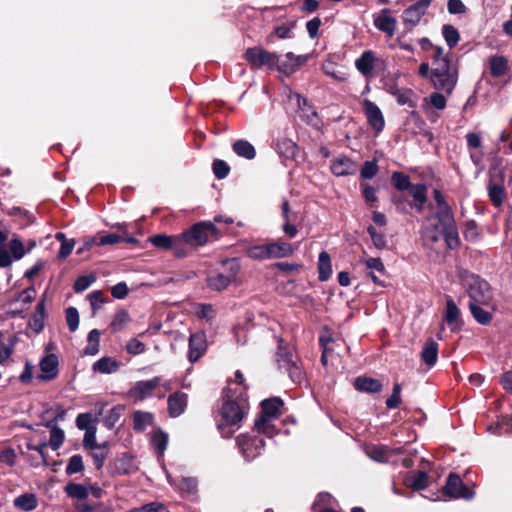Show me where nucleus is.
Wrapping results in <instances>:
<instances>
[{
    "label": "nucleus",
    "mask_w": 512,
    "mask_h": 512,
    "mask_svg": "<svg viewBox=\"0 0 512 512\" xmlns=\"http://www.w3.org/2000/svg\"><path fill=\"white\" fill-rule=\"evenodd\" d=\"M466 293L469 297L468 304L480 303L491 310H496L493 302V292L490 284L475 274L467 275L463 280Z\"/></svg>",
    "instance_id": "20e7f679"
},
{
    "label": "nucleus",
    "mask_w": 512,
    "mask_h": 512,
    "mask_svg": "<svg viewBox=\"0 0 512 512\" xmlns=\"http://www.w3.org/2000/svg\"><path fill=\"white\" fill-rule=\"evenodd\" d=\"M182 245L198 247L205 245L211 238L217 237V227L212 222H198L180 234Z\"/></svg>",
    "instance_id": "39448f33"
},
{
    "label": "nucleus",
    "mask_w": 512,
    "mask_h": 512,
    "mask_svg": "<svg viewBox=\"0 0 512 512\" xmlns=\"http://www.w3.org/2000/svg\"><path fill=\"white\" fill-rule=\"evenodd\" d=\"M394 95L400 105L415 107V103L412 101L413 92L410 89L397 90Z\"/></svg>",
    "instance_id": "052dcab7"
},
{
    "label": "nucleus",
    "mask_w": 512,
    "mask_h": 512,
    "mask_svg": "<svg viewBox=\"0 0 512 512\" xmlns=\"http://www.w3.org/2000/svg\"><path fill=\"white\" fill-rule=\"evenodd\" d=\"M318 271H319V280L326 281L332 274V266L330 256L326 251H322L319 254L318 258Z\"/></svg>",
    "instance_id": "473e14b6"
},
{
    "label": "nucleus",
    "mask_w": 512,
    "mask_h": 512,
    "mask_svg": "<svg viewBox=\"0 0 512 512\" xmlns=\"http://www.w3.org/2000/svg\"><path fill=\"white\" fill-rule=\"evenodd\" d=\"M58 358L56 354H46L40 361L41 374L38 378L43 381L54 379L58 375Z\"/></svg>",
    "instance_id": "a211bd4d"
},
{
    "label": "nucleus",
    "mask_w": 512,
    "mask_h": 512,
    "mask_svg": "<svg viewBox=\"0 0 512 512\" xmlns=\"http://www.w3.org/2000/svg\"><path fill=\"white\" fill-rule=\"evenodd\" d=\"M244 58L252 69H260L266 66L268 69L273 70L277 68L279 62V56L276 53L269 52L261 47L248 48Z\"/></svg>",
    "instance_id": "0eeeda50"
},
{
    "label": "nucleus",
    "mask_w": 512,
    "mask_h": 512,
    "mask_svg": "<svg viewBox=\"0 0 512 512\" xmlns=\"http://www.w3.org/2000/svg\"><path fill=\"white\" fill-rule=\"evenodd\" d=\"M504 181V174L501 171H490L487 189L489 198L495 207H500L505 200Z\"/></svg>",
    "instance_id": "9b49d317"
},
{
    "label": "nucleus",
    "mask_w": 512,
    "mask_h": 512,
    "mask_svg": "<svg viewBox=\"0 0 512 512\" xmlns=\"http://www.w3.org/2000/svg\"><path fill=\"white\" fill-rule=\"evenodd\" d=\"M237 445L247 461L259 456L264 448V440L258 436L242 434L237 437Z\"/></svg>",
    "instance_id": "9d476101"
},
{
    "label": "nucleus",
    "mask_w": 512,
    "mask_h": 512,
    "mask_svg": "<svg viewBox=\"0 0 512 512\" xmlns=\"http://www.w3.org/2000/svg\"><path fill=\"white\" fill-rule=\"evenodd\" d=\"M331 172L337 176H348L356 173L357 166L349 157L341 156L331 161Z\"/></svg>",
    "instance_id": "6ab92c4d"
},
{
    "label": "nucleus",
    "mask_w": 512,
    "mask_h": 512,
    "mask_svg": "<svg viewBox=\"0 0 512 512\" xmlns=\"http://www.w3.org/2000/svg\"><path fill=\"white\" fill-rule=\"evenodd\" d=\"M442 33H443V36L445 38L447 45L450 48H453L454 46H456L458 44L460 35H459L458 30L454 26L444 25L442 28Z\"/></svg>",
    "instance_id": "de8ad7c7"
},
{
    "label": "nucleus",
    "mask_w": 512,
    "mask_h": 512,
    "mask_svg": "<svg viewBox=\"0 0 512 512\" xmlns=\"http://www.w3.org/2000/svg\"><path fill=\"white\" fill-rule=\"evenodd\" d=\"M508 62L502 56H493L490 58V71L492 76L501 77L507 70Z\"/></svg>",
    "instance_id": "58836bf2"
},
{
    "label": "nucleus",
    "mask_w": 512,
    "mask_h": 512,
    "mask_svg": "<svg viewBox=\"0 0 512 512\" xmlns=\"http://www.w3.org/2000/svg\"><path fill=\"white\" fill-rule=\"evenodd\" d=\"M188 402L187 394L183 392H175L169 395L167 399L168 413L170 417H178L184 413Z\"/></svg>",
    "instance_id": "aec40b11"
},
{
    "label": "nucleus",
    "mask_w": 512,
    "mask_h": 512,
    "mask_svg": "<svg viewBox=\"0 0 512 512\" xmlns=\"http://www.w3.org/2000/svg\"><path fill=\"white\" fill-rule=\"evenodd\" d=\"M389 13V9H383L378 15L374 16L373 22L378 30L391 37L395 33L397 21L394 17L390 16Z\"/></svg>",
    "instance_id": "412c9836"
},
{
    "label": "nucleus",
    "mask_w": 512,
    "mask_h": 512,
    "mask_svg": "<svg viewBox=\"0 0 512 512\" xmlns=\"http://www.w3.org/2000/svg\"><path fill=\"white\" fill-rule=\"evenodd\" d=\"M360 261L363 262L368 269L372 270L371 272L377 271L381 274L385 272L384 264L380 258H367L361 259Z\"/></svg>",
    "instance_id": "69168bd1"
},
{
    "label": "nucleus",
    "mask_w": 512,
    "mask_h": 512,
    "mask_svg": "<svg viewBox=\"0 0 512 512\" xmlns=\"http://www.w3.org/2000/svg\"><path fill=\"white\" fill-rule=\"evenodd\" d=\"M366 454L377 462H387L391 456L389 448L385 445H372L366 449Z\"/></svg>",
    "instance_id": "f704fd0d"
},
{
    "label": "nucleus",
    "mask_w": 512,
    "mask_h": 512,
    "mask_svg": "<svg viewBox=\"0 0 512 512\" xmlns=\"http://www.w3.org/2000/svg\"><path fill=\"white\" fill-rule=\"evenodd\" d=\"M195 313L198 318L208 322L212 321L216 316L215 310L211 304H198Z\"/></svg>",
    "instance_id": "603ef678"
},
{
    "label": "nucleus",
    "mask_w": 512,
    "mask_h": 512,
    "mask_svg": "<svg viewBox=\"0 0 512 512\" xmlns=\"http://www.w3.org/2000/svg\"><path fill=\"white\" fill-rule=\"evenodd\" d=\"M433 68L430 81L435 90L450 96L458 81V69L453 65L442 47L436 46L432 55Z\"/></svg>",
    "instance_id": "f257e3e1"
},
{
    "label": "nucleus",
    "mask_w": 512,
    "mask_h": 512,
    "mask_svg": "<svg viewBox=\"0 0 512 512\" xmlns=\"http://www.w3.org/2000/svg\"><path fill=\"white\" fill-rule=\"evenodd\" d=\"M100 331L93 329L88 334V345L83 352H99Z\"/></svg>",
    "instance_id": "864d4df0"
},
{
    "label": "nucleus",
    "mask_w": 512,
    "mask_h": 512,
    "mask_svg": "<svg viewBox=\"0 0 512 512\" xmlns=\"http://www.w3.org/2000/svg\"><path fill=\"white\" fill-rule=\"evenodd\" d=\"M65 492L72 498L85 499L88 497V489L82 484L69 483L65 487Z\"/></svg>",
    "instance_id": "a18cd8bd"
},
{
    "label": "nucleus",
    "mask_w": 512,
    "mask_h": 512,
    "mask_svg": "<svg viewBox=\"0 0 512 512\" xmlns=\"http://www.w3.org/2000/svg\"><path fill=\"white\" fill-rule=\"evenodd\" d=\"M380 62V59L376 57L372 50L364 51L361 56L356 59V69L366 78L373 76V70Z\"/></svg>",
    "instance_id": "dca6fc26"
},
{
    "label": "nucleus",
    "mask_w": 512,
    "mask_h": 512,
    "mask_svg": "<svg viewBox=\"0 0 512 512\" xmlns=\"http://www.w3.org/2000/svg\"><path fill=\"white\" fill-rule=\"evenodd\" d=\"M286 60L279 61L277 69L286 75H290L296 72L301 66H303L309 55H294L292 52H288L285 55Z\"/></svg>",
    "instance_id": "f3484780"
},
{
    "label": "nucleus",
    "mask_w": 512,
    "mask_h": 512,
    "mask_svg": "<svg viewBox=\"0 0 512 512\" xmlns=\"http://www.w3.org/2000/svg\"><path fill=\"white\" fill-rule=\"evenodd\" d=\"M129 321L130 317L128 312L124 309L118 310L111 321V329L115 332L120 331L127 325Z\"/></svg>",
    "instance_id": "37998d69"
},
{
    "label": "nucleus",
    "mask_w": 512,
    "mask_h": 512,
    "mask_svg": "<svg viewBox=\"0 0 512 512\" xmlns=\"http://www.w3.org/2000/svg\"><path fill=\"white\" fill-rule=\"evenodd\" d=\"M222 265L227 271V274L211 273L207 277V286L211 290H225L232 282L236 280L237 275L240 271V263L236 258L225 259L222 261Z\"/></svg>",
    "instance_id": "423d86ee"
},
{
    "label": "nucleus",
    "mask_w": 512,
    "mask_h": 512,
    "mask_svg": "<svg viewBox=\"0 0 512 512\" xmlns=\"http://www.w3.org/2000/svg\"><path fill=\"white\" fill-rule=\"evenodd\" d=\"M84 470V464L82 456L79 454L73 455L70 457L68 464L66 466V474L73 475L76 473H80Z\"/></svg>",
    "instance_id": "3c124183"
},
{
    "label": "nucleus",
    "mask_w": 512,
    "mask_h": 512,
    "mask_svg": "<svg viewBox=\"0 0 512 512\" xmlns=\"http://www.w3.org/2000/svg\"><path fill=\"white\" fill-rule=\"evenodd\" d=\"M448 97L449 96H447L445 93H440L436 90L435 92L431 93L429 97L425 98L424 101L426 104H430L432 107L438 110H443L446 107Z\"/></svg>",
    "instance_id": "79ce46f5"
},
{
    "label": "nucleus",
    "mask_w": 512,
    "mask_h": 512,
    "mask_svg": "<svg viewBox=\"0 0 512 512\" xmlns=\"http://www.w3.org/2000/svg\"><path fill=\"white\" fill-rule=\"evenodd\" d=\"M13 504L16 508L23 511H31L37 507L38 501L35 494L25 493L16 497Z\"/></svg>",
    "instance_id": "7c9ffc66"
},
{
    "label": "nucleus",
    "mask_w": 512,
    "mask_h": 512,
    "mask_svg": "<svg viewBox=\"0 0 512 512\" xmlns=\"http://www.w3.org/2000/svg\"><path fill=\"white\" fill-rule=\"evenodd\" d=\"M149 241L157 248L163 250H173L175 256L177 257H185L189 252V250L184 245H182L180 234L173 236L157 234L151 236Z\"/></svg>",
    "instance_id": "6e6552de"
},
{
    "label": "nucleus",
    "mask_w": 512,
    "mask_h": 512,
    "mask_svg": "<svg viewBox=\"0 0 512 512\" xmlns=\"http://www.w3.org/2000/svg\"><path fill=\"white\" fill-rule=\"evenodd\" d=\"M122 363L114 357L104 356L93 364V370L102 374H110L119 370Z\"/></svg>",
    "instance_id": "393cba45"
},
{
    "label": "nucleus",
    "mask_w": 512,
    "mask_h": 512,
    "mask_svg": "<svg viewBox=\"0 0 512 512\" xmlns=\"http://www.w3.org/2000/svg\"><path fill=\"white\" fill-rule=\"evenodd\" d=\"M83 447L85 449L95 450L98 447V443L96 441V427H92L87 429L83 438Z\"/></svg>",
    "instance_id": "bf43d9fd"
},
{
    "label": "nucleus",
    "mask_w": 512,
    "mask_h": 512,
    "mask_svg": "<svg viewBox=\"0 0 512 512\" xmlns=\"http://www.w3.org/2000/svg\"><path fill=\"white\" fill-rule=\"evenodd\" d=\"M8 247H9V249H7V250L12 257V261L20 260L26 254V250L24 248L22 241L17 237H14L10 240Z\"/></svg>",
    "instance_id": "a19ab883"
},
{
    "label": "nucleus",
    "mask_w": 512,
    "mask_h": 512,
    "mask_svg": "<svg viewBox=\"0 0 512 512\" xmlns=\"http://www.w3.org/2000/svg\"><path fill=\"white\" fill-rule=\"evenodd\" d=\"M45 426L50 429L49 445L53 450L59 449L65 439L63 429L58 425H54L52 422H46Z\"/></svg>",
    "instance_id": "c756f323"
},
{
    "label": "nucleus",
    "mask_w": 512,
    "mask_h": 512,
    "mask_svg": "<svg viewBox=\"0 0 512 512\" xmlns=\"http://www.w3.org/2000/svg\"><path fill=\"white\" fill-rule=\"evenodd\" d=\"M444 319L452 330L459 329L462 325L461 312L452 297H446V308Z\"/></svg>",
    "instance_id": "4be33fe9"
},
{
    "label": "nucleus",
    "mask_w": 512,
    "mask_h": 512,
    "mask_svg": "<svg viewBox=\"0 0 512 512\" xmlns=\"http://www.w3.org/2000/svg\"><path fill=\"white\" fill-rule=\"evenodd\" d=\"M91 422H92V414L91 413H81L76 418V426L80 430L87 431V429L94 427L93 425H91Z\"/></svg>",
    "instance_id": "338daca9"
},
{
    "label": "nucleus",
    "mask_w": 512,
    "mask_h": 512,
    "mask_svg": "<svg viewBox=\"0 0 512 512\" xmlns=\"http://www.w3.org/2000/svg\"><path fill=\"white\" fill-rule=\"evenodd\" d=\"M98 246L114 245L124 241V238L120 235L110 233L97 237Z\"/></svg>",
    "instance_id": "0e129e2a"
},
{
    "label": "nucleus",
    "mask_w": 512,
    "mask_h": 512,
    "mask_svg": "<svg viewBox=\"0 0 512 512\" xmlns=\"http://www.w3.org/2000/svg\"><path fill=\"white\" fill-rule=\"evenodd\" d=\"M276 359L279 369L289 373L293 381H300L302 378L301 369L298 366V354H277Z\"/></svg>",
    "instance_id": "4468645a"
},
{
    "label": "nucleus",
    "mask_w": 512,
    "mask_h": 512,
    "mask_svg": "<svg viewBox=\"0 0 512 512\" xmlns=\"http://www.w3.org/2000/svg\"><path fill=\"white\" fill-rule=\"evenodd\" d=\"M401 403V385L399 383H395L393 386L392 394L386 400V406L389 409L397 408Z\"/></svg>",
    "instance_id": "6e6d98bb"
},
{
    "label": "nucleus",
    "mask_w": 512,
    "mask_h": 512,
    "mask_svg": "<svg viewBox=\"0 0 512 512\" xmlns=\"http://www.w3.org/2000/svg\"><path fill=\"white\" fill-rule=\"evenodd\" d=\"M354 387L361 392L377 393L381 391L382 384L379 380L374 378L357 377L354 380Z\"/></svg>",
    "instance_id": "cd10ccee"
},
{
    "label": "nucleus",
    "mask_w": 512,
    "mask_h": 512,
    "mask_svg": "<svg viewBox=\"0 0 512 512\" xmlns=\"http://www.w3.org/2000/svg\"><path fill=\"white\" fill-rule=\"evenodd\" d=\"M435 217L438 224L433 228H425L424 238L431 242L444 238L449 248H455L459 243V237L450 205L448 203L437 205Z\"/></svg>",
    "instance_id": "f03ea898"
},
{
    "label": "nucleus",
    "mask_w": 512,
    "mask_h": 512,
    "mask_svg": "<svg viewBox=\"0 0 512 512\" xmlns=\"http://www.w3.org/2000/svg\"><path fill=\"white\" fill-rule=\"evenodd\" d=\"M392 201L400 213H409V209L412 208L413 204L409 202L403 195H394Z\"/></svg>",
    "instance_id": "680f3d73"
},
{
    "label": "nucleus",
    "mask_w": 512,
    "mask_h": 512,
    "mask_svg": "<svg viewBox=\"0 0 512 512\" xmlns=\"http://www.w3.org/2000/svg\"><path fill=\"white\" fill-rule=\"evenodd\" d=\"M443 492L451 498H462L465 500H471L475 495L474 491L466 486L456 473L449 474L443 487Z\"/></svg>",
    "instance_id": "1a4fd4ad"
},
{
    "label": "nucleus",
    "mask_w": 512,
    "mask_h": 512,
    "mask_svg": "<svg viewBox=\"0 0 512 512\" xmlns=\"http://www.w3.org/2000/svg\"><path fill=\"white\" fill-rule=\"evenodd\" d=\"M246 254L250 259L256 261L270 259L267 243L248 247L246 250Z\"/></svg>",
    "instance_id": "4c0bfd02"
},
{
    "label": "nucleus",
    "mask_w": 512,
    "mask_h": 512,
    "mask_svg": "<svg viewBox=\"0 0 512 512\" xmlns=\"http://www.w3.org/2000/svg\"><path fill=\"white\" fill-rule=\"evenodd\" d=\"M233 151L240 157H243L248 160H252L256 156V151L254 146L248 142L247 140H238L233 146Z\"/></svg>",
    "instance_id": "72a5a7b5"
},
{
    "label": "nucleus",
    "mask_w": 512,
    "mask_h": 512,
    "mask_svg": "<svg viewBox=\"0 0 512 512\" xmlns=\"http://www.w3.org/2000/svg\"><path fill=\"white\" fill-rule=\"evenodd\" d=\"M274 419L260 415L255 421V429L262 434L271 437L274 433Z\"/></svg>",
    "instance_id": "ea45409f"
},
{
    "label": "nucleus",
    "mask_w": 512,
    "mask_h": 512,
    "mask_svg": "<svg viewBox=\"0 0 512 512\" xmlns=\"http://www.w3.org/2000/svg\"><path fill=\"white\" fill-rule=\"evenodd\" d=\"M198 482L193 477H183L177 484L178 489L182 494L193 495L197 492Z\"/></svg>",
    "instance_id": "c03bdc74"
},
{
    "label": "nucleus",
    "mask_w": 512,
    "mask_h": 512,
    "mask_svg": "<svg viewBox=\"0 0 512 512\" xmlns=\"http://www.w3.org/2000/svg\"><path fill=\"white\" fill-rule=\"evenodd\" d=\"M378 172V166L374 161H366L360 171L361 177L364 179H372Z\"/></svg>",
    "instance_id": "e2e57ef3"
},
{
    "label": "nucleus",
    "mask_w": 512,
    "mask_h": 512,
    "mask_svg": "<svg viewBox=\"0 0 512 512\" xmlns=\"http://www.w3.org/2000/svg\"><path fill=\"white\" fill-rule=\"evenodd\" d=\"M367 232L370 235L374 246L377 249H383L386 247V239L384 234L378 232L373 226L367 228Z\"/></svg>",
    "instance_id": "13d9d810"
},
{
    "label": "nucleus",
    "mask_w": 512,
    "mask_h": 512,
    "mask_svg": "<svg viewBox=\"0 0 512 512\" xmlns=\"http://www.w3.org/2000/svg\"><path fill=\"white\" fill-rule=\"evenodd\" d=\"M468 307L477 323L481 325H488L492 321L493 312L495 310H491L480 303L468 304Z\"/></svg>",
    "instance_id": "b1692460"
},
{
    "label": "nucleus",
    "mask_w": 512,
    "mask_h": 512,
    "mask_svg": "<svg viewBox=\"0 0 512 512\" xmlns=\"http://www.w3.org/2000/svg\"><path fill=\"white\" fill-rule=\"evenodd\" d=\"M391 179H392L393 185L399 191L408 190L412 185L409 177L402 172H394L391 176Z\"/></svg>",
    "instance_id": "09e8293b"
},
{
    "label": "nucleus",
    "mask_w": 512,
    "mask_h": 512,
    "mask_svg": "<svg viewBox=\"0 0 512 512\" xmlns=\"http://www.w3.org/2000/svg\"><path fill=\"white\" fill-rule=\"evenodd\" d=\"M270 259L285 258L292 256L294 248L286 241L278 239L267 243Z\"/></svg>",
    "instance_id": "5701e85b"
},
{
    "label": "nucleus",
    "mask_w": 512,
    "mask_h": 512,
    "mask_svg": "<svg viewBox=\"0 0 512 512\" xmlns=\"http://www.w3.org/2000/svg\"><path fill=\"white\" fill-rule=\"evenodd\" d=\"M161 384V377L136 382L129 390V396L136 401L144 400L152 396L154 390Z\"/></svg>",
    "instance_id": "f8f14e48"
},
{
    "label": "nucleus",
    "mask_w": 512,
    "mask_h": 512,
    "mask_svg": "<svg viewBox=\"0 0 512 512\" xmlns=\"http://www.w3.org/2000/svg\"><path fill=\"white\" fill-rule=\"evenodd\" d=\"M408 190L414 199V207L421 213L427 202V186L425 184H412Z\"/></svg>",
    "instance_id": "bb28decb"
},
{
    "label": "nucleus",
    "mask_w": 512,
    "mask_h": 512,
    "mask_svg": "<svg viewBox=\"0 0 512 512\" xmlns=\"http://www.w3.org/2000/svg\"><path fill=\"white\" fill-rule=\"evenodd\" d=\"M363 109L368 121V124L377 132L384 129L385 120L380 108L369 99L363 101Z\"/></svg>",
    "instance_id": "2eb2a0df"
},
{
    "label": "nucleus",
    "mask_w": 512,
    "mask_h": 512,
    "mask_svg": "<svg viewBox=\"0 0 512 512\" xmlns=\"http://www.w3.org/2000/svg\"><path fill=\"white\" fill-rule=\"evenodd\" d=\"M95 281H96V276L94 274L80 276L74 282L73 289L76 293L84 292Z\"/></svg>",
    "instance_id": "8fccbe9b"
},
{
    "label": "nucleus",
    "mask_w": 512,
    "mask_h": 512,
    "mask_svg": "<svg viewBox=\"0 0 512 512\" xmlns=\"http://www.w3.org/2000/svg\"><path fill=\"white\" fill-rule=\"evenodd\" d=\"M66 322L71 332H74L78 329L79 313L75 307H69L66 309Z\"/></svg>",
    "instance_id": "5fc2aeb1"
},
{
    "label": "nucleus",
    "mask_w": 512,
    "mask_h": 512,
    "mask_svg": "<svg viewBox=\"0 0 512 512\" xmlns=\"http://www.w3.org/2000/svg\"><path fill=\"white\" fill-rule=\"evenodd\" d=\"M405 482L414 490H423L428 486V475L424 471H416L408 476Z\"/></svg>",
    "instance_id": "2f4dec72"
},
{
    "label": "nucleus",
    "mask_w": 512,
    "mask_h": 512,
    "mask_svg": "<svg viewBox=\"0 0 512 512\" xmlns=\"http://www.w3.org/2000/svg\"><path fill=\"white\" fill-rule=\"evenodd\" d=\"M7 239V233L0 230V267L3 268L9 267L12 264V257L8 250L3 246Z\"/></svg>",
    "instance_id": "49530a36"
},
{
    "label": "nucleus",
    "mask_w": 512,
    "mask_h": 512,
    "mask_svg": "<svg viewBox=\"0 0 512 512\" xmlns=\"http://www.w3.org/2000/svg\"><path fill=\"white\" fill-rule=\"evenodd\" d=\"M189 352H205L208 348L206 334L202 331L192 334L189 338Z\"/></svg>",
    "instance_id": "e433bc0d"
},
{
    "label": "nucleus",
    "mask_w": 512,
    "mask_h": 512,
    "mask_svg": "<svg viewBox=\"0 0 512 512\" xmlns=\"http://www.w3.org/2000/svg\"><path fill=\"white\" fill-rule=\"evenodd\" d=\"M223 399L221 416L226 424L236 425L241 422L248 406L245 393L242 390L237 391L227 387L223 391Z\"/></svg>",
    "instance_id": "7ed1b4c3"
},
{
    "label": "nucleus",
    "mask_w": 512,
    "mask_h": 512,
    "mask_svg": "<svg viewBox=\"0 0 512 512\" xmlns=\"http://www.w3.org/2000/svg\"><path fill=\"white\" fill-rule=\"evenodd\" d=\"M151 445L153 446L158 456H162L168 445V434L162 430L153 432L151 436Z\"/></svg>",
    "instance_id": "c9c22d12"
},
{
    "label": "nucleus",
    "mask_w": 512,
    "mask_h": 512,
    "mask_svg": "<svg viewBox=\"0 0 512 512\" xmlns=\"http://www.w3.org/2000/svg\"><path fill=\"white\" fill-rule=\"evenodd\" d=\"M154 422V415L150 412L136 411L133 414V428L138 432H143Z\"/></svg>",
    "instance_id": "c85d7f7f"
},
{
    "label": "nucleus",
    "mask_w": 512,
    "mask_h": 512,
    "mask_svg": "<svg viewBox=\"0 0 512 512\" xmlns=\"http://www.w3.org/2000/svg\"><path fill=\"white\" fill-rule=\"evenodd\" d=\"M213 173L218 179H224L230 172V167L223 160H215L212 165Z\"/></svg>",
    "instance_id": "4d7b16f0"
},
{
    "label": "nucleus",
    "mask_w": 512,
    "mask_h": 512,
    "mask_svg": "<svg viewBox=\"0 0 512 512\" xmlns=\"http://www.w3.org/2000/svg\"><path fill=\"white\" fill-rule=\"evenodd\" d=\"M163 505L159 502H150L140 507L132 508L128 512H159Z\"/></svg>",
    "instance_id": "774afa93"
},
{
    "label": "nucleus",
    "mask_w": 512,
    "mask_h": 512,
    "mask_svg": "<svg viewBox=\"0 0 512 512\" xmlns=\"http://www.w3.org/2000/svg\"><path fill=\"white\" fill-rule=\"evenodd\" d=\"M431 0H419L415 4L409 6L403 12V22L408 28L415 27L426 13Z\"/></svg>",
    "instance_id": "ddd939ff"
},
{
    "label": "nucleus",
    "mask_w": 512,
    "mask_h": 512,
    "mask_svg": "<svg viewBox=\"0 0 512 512\" xmlns=\"http://www.w3.org/2000/svg\"><path fill=\"white\" fill-rule=\"evenodd\" d=\"M283 406V401L278 398H270L263 400L261 403V413L260 415H263L265 417H269L272 419H277L281 415L280 408Z\"/></svg>",
    "instance_id": "a878e982"
}]
</instances>
